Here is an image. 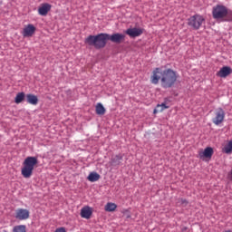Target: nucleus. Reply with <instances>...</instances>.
<instances>
[{"label":"nucleus","mask_w":232,"mask_h":232,"mask_svg":"<svg viewBox=\"0 0 232 232\" xmlns=\"http://www.w3.org/2000/svg\"><path fill=\"white\" fill-rule=\"evenodd\" d=\"M125 39V34H120V33H115L114 34H106L104 33H101L100 34H96V36L90 34L87 38H85V44L93 46L95 49L104 48L108 40L115 44H121Z\"/></svg>","instance_id":"nucleus-1"},{"label":"nucleus","mask_w":232,"mask_h":232,"mask_svg":"<svg viewBox=\"0 0 232 232\" xmlns=\"http://www.w3.org/2000/svg\"><path fill=\"white\" fill-rule=\"evenodd\" d=\"M179 75L171 69L161 71L160 68H156L150 78V82L153 84H158L159 81L161 82V86L165 89L171 88L177 82Z\"/></svg>","instance_id":"nucleus-2"},{"label":"nucleus","mask_w":232,"mask_h":232,"mask_svg":"<svg viewBox=\"0 0 232 232\" xmlns=\"http://www.w3.org/2000/svg\"><path fill=\"white\" fill-rule=\"evenodd\" d=\"M37 163H39V160L35 157H27L24 160L23 163L24 167L21 171L24 179H30V177H32Z\"/></svg>","instance_id":"nucleus-3"},{"label":"nucleus","mask_w":232,"mask_h":232,"mask_svg":"<svg viewBox=\"0 0 232 232\" xmlns=\"http://www.w3.org/2000/svg\"><path fill=\"white\" fill-rule=\"evenodd\" d=\"M204 22L205 18L201 14H194L188 19V25L193 30H198Z\"/></svg>","instance_id":"nucleus-4"},{"label":"nucleus","mask_w":232,"mask_h":232,"mask_svg":"<svg viewBox=\"0 0 232 232\" xmlns=\"http://www.w3.org/2000/svg\"><path fill=\"white\" fill-rule=\"evenodd\" d=\"M228 11L225 5H218L213 9V17L217 20L227 17Z\"/></svg>","instance_id":"nucleus-5"},{"label":"nucleus","mask_w":232,"mask_h":232,"mask_svg":"<svg viewBox=\"0 0 232 232\" xmlns=\"http://www.w3.org/2000/svg\"><path fill=\"white\" fill-rule=\"evenodd\" d=\"M14 218L18 220H26L30 218V211L24 208H18L15 210Z\"/></svg>","instance_id":"nucleus-6"},{"label":"nucleus","mask_w":232,"mask_h":232,"mask_svg":"<svg viewBox=\"0 0 232 232\" xmlns=\"http://www.w3.org/2000/svg\"><path fill=\"white\" fill-rule=\"evenodd\" d=\"M215 118L212 120L213 123L215 125H219L221 124L223 121H224V119H225V116H226V113L225 111H223V109L219 108L216 113H215Z\"/></svg>","instance_id":"nucleus-7"},{"label":"nucleus","mask_w":232,"mask_h":232,"mask_svg":"<svg viewBox=\"0 0 232 232\" xmlns=\"http://www.w3.org/2000/svg\"><path fill=\"white\" fill-rule=\"evenodd\" d=\"M35 25H33V24H28V25H25L22 31V35L24 37H32L35 34Z\"/></svg>","instance_id":"nucleus-8"},{"label":"nucleus","mask_w":232,"mask_h":232,"mask_svg":"<svg viewBox=\"0 0 232 232\" xmlns=\"http://www.w3.org/2000/svg\"><path fill=\"white\" fill-rule=\"evenodd\" d=\"M52 5L48 3H43L39 7H38V14L42 16H47L48 13L51 10Z\"/></svg>","instance_id":"nucleus-9"},{"label":"nucleus","mask_w":232,"mask_h":232,"mask_svg":"<svg viewBox=\"0 0 232 232\" xmlns=\"http://www.w3.org/2000/svg\"><path fill=\"white\" fill-rule=\"evenodd\" d=\"M142 34V29H138L137 27H133L132 29H127L126 31V34H128L131 38L139 37Z\"/></svg>","instance_id":"nucleus-10"},{"label":"nucleus","mask_w":232,"mask_h":232,"mask_svg":"<svg viewBox=\"0 0 232 232\" xmlns=\"http://www.w3.org/2000/svg\"><path fill=\"white\" fill-rule=\"evenodd\" d=\"M213 153H214L213 149L210 147H208L207 149H205L204 151L199 152V157L200 159H203V158L211 159V157L213 156Z\"/></svg>","instance_id":"nucleus-11"},{"label":"nucleus","mask_w":232,"mask_h":232,"mask_svg":"<svg viewBox=\"0 0 232 232\" xmlns=\"http://www.w3.org/2000/svg\"><path fill=\"white\" fill-rule=\"evenodd\" d=\"M232 69L230 67H223L218 73L217 75L220 78H226L229 74H231Z\"/></svg>","instance_id":"nucleus-12"},{"label":"nucleus","mask_w":232,"mask_h":232,"mask_svg":"<svg viewBox=\"0 0 232 232\" xmlns=\"http://www.w3.org/2000/svg\"><path fill=\"white\" fill-rule=\"evenodd\" d=\"M92 214V208L89 207H84L81 210V217L89 219Z\"/></svg>","instance_id":"nucleus-13"},{"label":"nucleus","mask_w":232,"mask_h":232,"mask_svg":"<svg viewBox=\"0 0 232 232\" xmlns=\"http://www.w3.org/2000/svg\"><path fill=\"white\" fill-rule=\"evenodd\" d=\"M26 102L31 105H37V103H39V99L34 94H27Z\"/></svg>","instance_id":"nucleus-14"},{"label":"nucleus","mask_w":232,"mask_h":232,"mask_svg":"<svg viewBox=\"0 0 232 232\" xmlns=\"http://www.w3.org/2000/svg\"><path fill=\"white\" fill-rule=\"evenodd\" d=\"M95 111L97 115L102 116L105 114L106 110L104 109L102 103H98L95 107Z\"/></svg>","instance_id":"nucleus-15"},{"label":"nucleus","mask_w":232,"mask_h":232,"mask_svg":"<svg viewBox=\"0 0 232 232\" xmlns=\"http://www.w3.org/2000/svg\"><path fill=\"white\" fill-rule=\"evenodd\" d=\"M101 176L96 173V172H92L90 173V175L88 176V180L91 182H95L98 181L100 179Z\"/></svg>","instance_id":"nucleus-16"},{"label":"nucleus","mask_w":232,"mask_h":232,"mask_svg":"<svg viewBox=\"0 0 232 232\" xmlns=\"http://www.w3.org/2000/svg\"><path fill=\"white\" fill-rule=\"evenodd\" d=\"M116 208H117V205L111 202L107 203L106 206L104 207V209L107 212H113L115 211Z\"/></svg>","instance_id":"nucleus-17"},{"label":"nucleus","mask_w":232,"mask_h":232,"mask_svg":"<svg viewBox=\"0 0 232 232\" xmlns=\"http://www.w3.org/2000/svg\"><path fill=\"white\" fill-rule=\"evenodd\" d=\"M24 101V92H19L17 93L16 97L14 98V102L16 104H19Z\"/></svg>","instance_id":"nucleus-18"},{"label":"nucleus","mask_w":232,"mask_h":232,"mask_svg":"<svg viewBox=\"0 0 232 232\" xmlns=\"http://www.w3.org/2000/svg\"><path fill=\"white\" fill-rule=\"evenodd\" d=\"M13 232H26V226L18 225L13 227Z\"/></svg>","instance_id":"nucleus-19"},{"label":"nucleus","mask_w":232,"mask_h":232,"mask_svg":"<svg viewBox=\"0 0 232 232\" xmlns=\"http://www.w3.org/2000/svg\"><path fill=\"white\" fill-rule=\"evenodd\" d=\"M223 151L227 154L232 153V140H230L228 144L224 147Z\"/></svg>","instance_id":"nucleus-20"},{"label":"nucleus","mask_w":232,"mask_h":232,"mask_svg":"<svg viewBox=\"0 0 232 232\" xmlns=\"http://www.w3.org/2000/svg\"><path fill=\"white\" fill-rule=\"evenodd\" d=\"M122 160V156L117 155L111 160L112 165H119L121 163V160Z\"/></svg>","instance_id":"nucleus-21"},{"label":"nucleus","mask_w":232,"mask_h":232,"mask_svg":"<svg viewBox=\"0 0 232 232\" xmlns=\"http://www.w3.org/2000/svg\"><path fill=\"white\" fill-rule=\"evenodd\" d=\"M164 110L162 109L161 105L159 104L157 106V108L154 110V114L158 113V112H162Z\"/></svg>","instance_id":"nucleus-22"},{"label":"nucleus","mask_w":232,"mask_h":232,"mask_svg":"<svg viewBox=\"0 0 232 232\" xmlns=\"http://www.w3.org/2000/svg\"><path fill=\"white\" fill-rule=\"evenodd\" d=\"M122 213L126 216L127 218H130V213L128 209L122 210Z\"/></svg>","instance_id":"nucleus-23"},{"label":"nucleus","mask_w":232,"mask_h":232,"mask_svg":"<svg viewBox=\"0 0 232 232\" xmlns=\"http://www.w3.org/2000/svg\"><path fill=\"white\" fill-rule=\"evenodd\" d=\"M180 203H181L183 206H185V207L188 204V202L186 199H184V198H181V199H180Z\"/></svg>","instance_id":"nucleus-24"},{"label":"nucleus","mask_w":232,"mask_h":232,"mask_svg":"<svg viewBox=\"0 0 232 232\" xmlns=\"http://www.w3.org/2000/svg\"><path fill=\"white\" fill-rule=\"evenodd\" d=\"M54 232H66L64 227L57 228Z\"/></svg>","instance_id":"nucleus-25"},{"label":"nucleus","mask_w":232,"mask_h":232,"mask_svg":"<svg viewBox=\"0 0 232 232\" xmlns=\"http://www.w3.org/2000/svg\"><path fill=\"white\" fill-rule=\"evenodd\" d=\"M160 107L164 110L169 109V106H167L165 103L160 104Z\"/></svg>","instance_id":"nucleus-26"},{"label":"nucleus","mask_w":232,"mask_h":232,"mask_svg":"<svg viewBox=\"0 0 232 232\" xmlns=\"http://www.w3.org/2000/svg\"><path fill=\"white\" fill-rule=\"evenodd\" d=\"M229 177H230V179L232 180V169H231V171L229 173Z\"/></svg>","instance_id":"nucleus-27"},{"label":"nucleus","mask_w":232,"mask_h":232,"mask_svg":"<svg viewBox=\"0 0 232 232\" xmlns=\"http://www.w3.org/2000/svg\"><path fill=\"white\" fill-rule=\"evenodd\" d=\"M226 232H231L230 230H228V231H226Z\"/></svg>","instance_id":"nucleus-28"},{"label":"nucleus","mask_w":232,"mask_h":232,"mask_svg":"<svg viewBox=\"0 0 232 232\" xmlns=\"http://www.w3.org/2000/svg\"><path fill=\"white\" fill-rule=\"evenodd\" d=\"M0 5H1V2H0Z\"/></svg>","instance_id":"nucleus-29"}]
</instances>
